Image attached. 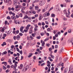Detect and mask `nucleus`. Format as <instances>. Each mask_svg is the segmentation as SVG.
<instances>
[{
	"instance_id": "nucleus-1",
	"label": "nucleus",
	"mask_w": 73,
	"mask_h": 73,
	"mask_svg": "<svg viewBox=\"0 0 73 73\" xmlns=\"http://www.w3.org/2000/svg\"><path fill=\"white\" fill-rule=\"evenodd\" d=\"M45 3V0H42L40 1L39 2V5L40 6H42L43 5H44V4Z\"/></svg>"
},
{
	"instance_id": "nucleus-2",
	"label": "nucleus",
	"mask_w": 73,
	"mask_h": 73,
	"mask_svg": "<svg viewBox=\"0 0 73 73\" xmlns=\"http://www.w3.org/2000/svg\"><path fill=\"white\" fill-rule=\"evenodd\" d=\"M36 51H37V52H38V54H40V53H41V51L40 50L39 48H37L36 50Z\"/></svg>"
},
{
	"instance_id": "nucleus-3",
	"label": "nucleus",
	"mask_w": 73,
	"mask_h": 73,
	"mask_svg": "<svg viewBox=\"0 0 73 73\" xmlns=\"http://www.w3.org/2000/svg\"><path fill=\"white\" fill-rule=\"evenodd\" d=\"M16 38L17 40H19L20 38V36L19 35H17L16 36Z\"/></svg>"
},
{
	"instance_id": "nucleus-4",
	"label": "nucleus",
	"mask_w": 73,
	"mask_h": 73,
	"mask_svg": "<svg viewBox=\"0 0 73 73\" xmlns=\"http://www.w3.org/2000/svg\"><path fill=\"white\" fill-rule=\"evenodd\" d=\"M13 2L14 5H15V4H17V0H13Z\"/></svg>"
},
{
	"instance_id": "nucleus-5",
	"label": "nucleus",
	"mask_w": 73,
	"mask_h": 73,
	"mask_svg": "<svg viewBox=\"0 0 73 73\" xmlns=\"http://www.w3.org/2000/svg\"><path fill=\"white\" fill-rule=\"evenodd\" d=\"M32 55H33V53H29V55L28 56V57H29V58H30L31 57H32Z\"/></svg>"
},
{
	"instance_id": "nucleus-6",
	"label": "nucleus",
	"mask_w": 73,
	"mask_h": 73,
	"mask_svg": "<svg viewBox=\"0 0 73 73\" xmlns=\"http://www.w3.org/2000/svg\"><path fill=\"white\" fill-rule=\"evenodd\" d=\"M11 17L12 19H13L14 20H15L16 19V17L15 16H14L12 15Z\"/></svg>"
},
{
	"instance_id": "nucleus-7",
	"label": "nucleus",
	"mask_w": 73,
	"mask_h": 73,
	"mask_svg": "<svg viewBox=\"0 0 73 73\" xmlns=\"http://www.w3.org/2000/svg\"><path fill=\"white\" fill-rule=\"evenodd\" d=\"M2 64H4L5 66H7V62H3L2 63Z\"/></svg>"
},
{
	"instance_id": "nucleus-8",
	"label": "nucleus",
	"mask_w": 73,
	"mask_h": 73,
	"mask_svg": "<svg viewBox=\"0 0 73 73\" xmlns=\"http://www.w3.org/2000/svg\"><path fill=\"white\" fill-rule=\"evenodd\" d=\"M66 3H64L63 5H60V6L61 7H66Z\"/></svg>"
},
{
	"instance_id": "nucleus-9",
	"label": "nucleus",
	"mask_w": 73,
	"mask_h": 73,
	"mask_svg": "<svg viewBox=\"0 0 73 73\" xmlns=\"http://www.w3.org/2000/svg\"><path fill=\"white\" fill-rule=\"evenodd\" d=\"M68 68H66L64 70V73H66L68 71Z\"/></svg>"
},
{
	"instance_id": "nucleus-10",
	"label": "nucleus",
	"mask_w": 73,
	"mask_h": 73,
	"mask_svg": "<svg viewBox=\"0 0 73 73\" xmlns=\"http://www.w3.org/2000/svg\"><path fill=\"white\" fill-rule=\"evenodd\" d=\"M7 45V43H6V42H3V43L1 44V46H4V45Z\"/></svg>"
},
{
	"instance_id": "nucleus-11",
	"label": "nucleus",
	"mask_w": 73,
	"mask_h": 73,
	"mask_svg": "<svg viewBox=\"0 0 73 73\" xmlns=\"http://www.w3.org/2000/svg\"><path fill=\"white\" fill-rule=\"evenodd\" d=\"M7 42H12V40L11 39H7Z\"/></svg>"
},
{
	"instance_id": "nucleus-12",
	"label": "nucleus",
	"mask_w": 73,
	"mask_h": 73,
	"mask_svg": "<svg viewBox=\"0 0 73 73\" xmlns=\"http://www.w3.org/2000/svg\"><path fill=\"white\" fill-rule=\"evenodd\" d=\"M8 3L9 5H11L12 1H11V0H8Z\"/></svg>"
},
{
	"instance_id": "nucleus-13",
	"label": "nucleus",
	"mask_w": 73,
	"mask_h": 73,
	"mask_svg": "<svg viewBox=\"0 0 73 73\" xmlns=\"http://www.w3.org/2000/svg\"><path fill=\"white\" fill-rule=\"evenodd\" d=\"M72 31V29H70L68 31V33H71Z\"/></svg>"
},
{
	"instance_id": "nucleus-14",
	"label": "nucleus",
	"mask_w": 73,
	"mask_h": 73,
	"mask_svg": "<svg viewBox=\"0 0 73 73\" xmlns=\"http://www.w3.org/2000/svg\"><path fill=\"white\" fill-rule=\"evenodd\" d=\"M7 53V52L6 51H5L4 52H3L2 54L3 55H4V54H6Z\"/></svg>"
},
{
	"instance_id": "nucleus-15",
	"label": "nucleus",
	"mask_w": 73,
	"mask_h": 73,
	"mask_svg": "<svg viewBox=\"0 0 73 73\" xmlns=\"http://www.w3.org/2000/svg\"><path fill=\"white\" fill-rule=\"evenodd\" d=\"M40 42L41 44H42L43 45H45V42H44L43 40H41Z\"/></svg>"
},
{
	"instance_id": "nucleus-16",
	"label": "nucleus",
	"mask_w": 73,
	"mask_h": 73,
	"mask_svg": "<svg viewBox=\"0 0 73 73\" xmlns=\"http://www.w3.org/2000/svg\"><path fill=\"white\" fill-rule=\"evenodd\" d=\"M68 58H65L64 60V62H65L66 61H68Z\"/></svg>"
},
{
	"instance_id": "nucleus-17",
	"label": "nucleus",
	"mask_w": 73,
	"mask_h": 73,
	"mask_svg": "<svg viewBox=\"0 0 73 73\" xmlns=\"http://www.w3.org/2000/svg\"><path fill=\"white\" fill-rule=\"evenodd\" d=\"M33 23H36L37 22V19H36L33 20Z\"/></svg>"
},
{
	"instance_id": "nucleus-18",
	"label": "nucleus",
	"mask_w": 73,
	"mask_h": 73,
	"mask_svg": "<svg viewBox=\"0 0 73 73\" xmlns=\"http://www.w3.org/2000/svg\"><path fill=\"white\" fill-rule=\"evenodd\" d=\"M28 18L29 17L28 16L26 15L24 17V18H23V19H28Z\"/></svg>"
},
{
	"instance_id": "nucleus-19",
	"label": "nucleus",
	"mask_w": 73,
	"mask_h": 73,
	"mask_svg": "<svg viewBox=\"0 0 73 73\" xmlns=\"http://www.w3.org/2000/svg\"><path fill=\"white\" fill-rule=\"evenodd\" d=\"M51 17H55V14L54 13H52L51 14Z\"/></svg>"
},
{
	"instance_id": "nucleus-20",
	"label": "nucleus",
	"mask_w": 73,
	"mask_h": 73,
	"mask_svg": "<svg viewBox=\"0 0 73 73\" xmlns=\"http://www.w3.org/2000/svg\"><path fill=\"white\" fill-rule=\"evenodd\" d=\"M31 17L28 18V21H29V22H30V21H31Z\"/></svg>"
},
{
	"instance_id": "nucleus-21",
	"label": "nucleus",
	"mask_w": 73,
	"mask_h": 73,
	"mask_svg": "<svg viewBox=\"0 0 73 73\" xmlns=\"http://www.w3.org/2000/svg\"><path fill=\"white\" fill-rule=\"evenodd\" d=\"M63 13L64 14H66L67 13L66 12V9H65L63 11Z\"/></svg>"
},
{
	"instance_id": "nucleus-22",
	"label": "nucleus",
	"mask_w": 73,
	"mask_h": 73,
	"mask_svg": "<svg viewBox=\"0 0 73 73\" xmlns=\"http://www.w3.org/2000/svg\"><path fill=\"white\" fill-rule=\"evenodd\" d=\"M3 68L4 70H6L7 69V67H6L4 66H3Z\"/></svg>"
},
{
	"instance_id": "nucleus-23",
	"label": "nucleus",
	"mask_w": 73,
	"mask_h": 73,
	"mask_svg": "<svg viewBox=\"0 0 73 73\" xmlns=\"http://www.w3.org/2000/svg\"><path fill=\"white\" fill-rule=\"evenodd\" d=\"M66 16L67 17H70V16H69V14H68V13H67L66 14Z\"/></svg>"
},
{
	"instance_id": "nucleus-24",
	"label": "nucleus",
	"mask_w": 73,
	"mask_h": 73,
	"mask_svg": "<svg viewBox=\"0 0 73 73\" xmlns=\"http://www.w3.org/2000/svg\"><path fill=\"white\" fill-rule=\"evenodd\" d=\"M45 35V33L44 32H42L40 33V35L42 36H44Z\"/></svg>"
},
{
	"instance_id": "nucleus-25",
	"label": "nucleus",
	"mask_w": 73,
	"mask_h": 73,
	"mask_svg": "<svg viewBox=\"0 0 73 73\" xmlns=\"http://www.w3.org/2000/svg\"><path fill=\"white\" fill-rule=\"evenodd\" d=\"M35 9L36 10H38V9L39 8L38 7V6H36L35 7Z\"/></svg>"
},
{
	"instance_id": "nucleus-26",
	"label": "nucleus",
	"mask_w": 73,
	"mask_h": 73,
	"mask_svg": "<svg viewBox=\"0 0 73 73\" xmlns=\"http://www.w3.org/2000/svg\"><path fill=\"white\" fill-rule=\"evenodd\" d=\"M4 60H5V58H4V57H2L1 59V61H3Z\"/></svg>"
},
{
	"instance_id": "nucleus-27",
	"label": "nucleus",
	"mask_w": 73,
	"mask_h": 73,
	"mask_svg": "<svg viewBox=\"0 0 73 73\" xmlns=\"http://www.w3.org/2000/svg\"><path fill=\"white\" fill-rule=\"evenodd\" d=\"M51 30V29L50 28H48L47 29V32H50Z\"/></svg>"
},
{
	"instance_id": "nucleus-28",
	"label": "nucleus",
	"mask_w": 73,
	"mask_h": 73,
	"mask_svg": "<svg viewBox=\"0 0 73 73\" xmlns=\"http://www.w3.org/2000/svg\"><path fill=\"white\" fill-rule=\"evenodd\" d=\"M15 63L14 64V65H15V66H17V64H18V62H15Z\"/></svg>"
},
{
	"instance_id": "nucleus-29",
	"label": "nucleus",
	"mask_w": 73,
	"mask_h": 73,
	"mask_svg": "<svg viewBox=\"0 0 73 73\" xmlns=\"http://www.w3.org/2000/svg\"><path fill=\"white\" fill-rule=\"evenodd\" d=\"M64 49H63V47H62V48H61V49L60 50V52H64Z\"/></svg>"
},
{
	"instance_id": "nucleus-30",
	"label": "nucleus",
	"mask_w": 73,
	"mask_h": 73,
	"mask_svg": "<svg viewBox=\"0 0 73 73\" xmlns=\"http://www.w3.org/2000/svg\"><path fill=\"white\" fill-rule=\"evenodd\" d=\"M50 56L52 57V58H53V59L54 58V56L52 55V54H50Z\"/></svg>"
},
{
	"instance_id": "nucleus-31",
	"label": "nucleus",
	"mask_w": 73,
	"mask_h": 73,
	"mask_svg": "<svg viewBox=\"0 0 73 73\" xmlns=\"http://www.w3.org/2000/svg\"><path fill=\"white\" fill-rule=\"evenodd\" d=\"M47 66L49 68V69H50L51 67L50 66V65L49 64H48L47 65Z\"/></svg>"
},
{
	"instance_id": "nucleus-32",
	"label": "nucleus",
	"mask_w": 73,
	"mask_h": 73,
	"mask_svg": "<svg viewBox=\"0 0 73 73\" xmlns=\"http://www.w3.org/2000/svg\"><path fill=\"white\" fill-rule=\"evenodd\" d=\"M34 50H35V49H32L30 50V52H34Z\"/></svg>"
},
{
	"instance_id": "nucleus-33",
	"label": "nucleus",
	"mask_w": 73,
	"mask_h": 73,
	"mask_svg": "<svg viewBox=\"0 0 73 73\" xmlns=\"http://www.w3.org/2000/svg\"><path fill=\"white\" fill-rule=\"evenodd\" d=\"M46 46H47L48 47H49V46H50V44H49V43H46Z\"/></svg>"
},
{
	"instance_id": "nucleus-34",
	"label": "nucleus",
	"mask_w": 73,
	"mask_h": 73,
	"mask_svg": "<svg viewBox=\"0 0 73 73\" xmlns=\"http://www.w3.org/2000/svg\"><path fill=\"white\" fill-rule=\"evenodd\" d=\"M43 17H46L47 16V15H46V13H44L43 15Z\"/></svg>"
},
{
	"instance_id": "nucleus-35",
	"label": "nucleus",
	"mask_w": 73,
	"mask_h": 73,
	"mask_svg": "<svg viewBox=\"0 0 73 73\" xmlns=\"http://www.w3.org/2000/svg\"><path fill=\"white\" fill-rule=\"evenodd\" d=\"M65 1L66 3H69L70 2V0H65Z\"/></svg>"
},
{
	"instance_id": "nucleus-36",
	"label": "nucleus",
	"mask_w": 73,
	"mask_h": 73,
	"mask_svg": "<svg viewBox=\"0 0 73 73\" xmlns=\"http://www.w3.org/2000/svg\"><path fill=\"white\" fill-rule=\"evenodd\" d=\"M45 63H44L41 64L40 65L41 66H44V65H45Z\"/></svg>"
},
{
	"instance_id": "nucleus-37",
	"label": "nucleus",
	"mask_w": 73,
	"mask_h": 73,
	"mask_svg": "<svg viewBox=\"0 0 73 73\" xmlns=\"http://www.w3.org/2000/svg\"><path fill=\"white\" fill-rule=\"evenodd\" d=\"M53 9V7H52L51 8H50V9L48 11L49 12L51 11V10H52Z\"/></svg>"
},
{
	"instance_id": "nucleus-38",
	"label": "nucleus",
	"mask_w": 73,
	"mask_h": 73,
	"mask_svg": "<svg viewBox=\"0 0 73 73\" xmlns=\"http://www.w3.org/2000/svg\"><path fill=\"white\" fill-rule=\"evenodd\" d=\"M57 67H58V66H61V63H58L57 64Z\"/></svg>"
},
{
	"instance_id": "nucleus-39",
	"label": "nucleus",
	"mask_w": 73,
	"mask_h": 73,
	"mask_svg": "<svg viewBox=\"0 0 73 73\" xmlns=\"http://www.w3.org/2000/svg\"><path fill=\"white\" fill-rule=\"evenodd\" d=\"M58 45H55V49H57V48H58Z\"/></svg>"
},
{
	"instance_id": "nucleus-40",
	"label": "nucleus",
	"mask_w": 73,
	"mask_h": 73,
	"mask_svg": "<svg viewBox=\"0 0 73 73\" xmlns=\"http://www.w3.org/2000/svg\"><path fill=\"white\" fill-rule=\"evenodd\" d=\"M32 32H33V31L32 30H30L29 31V33L30 34H31V33H32Z\"/></svg>"
},
{
	"instance_id": "nucleus-41",
	"label": "nucleus",
	"mask_w": 73,
	"mask_h": 73,
	"mask_svg": "<svg viewBox=\"0 0 73 73\" xmlns=\"http://www.w3.org/2000/svg\"><path fill=\"white\" fill-rule=\"evenodd\" d=\"M48 50H49V52L50 51H51V50H52V48L50 47L48 49Z\"/></svg>"
},
{
	"instance_id": "nucleus-42",
	"label": "nucleus",
	"mask_w": 73,
	"mask_h": 73,
	"mask_svg": "<svg viewBox=\"0 0 73 73\" xmlns=\"http://www.w3.org/2000/svg\"><path fill=\"white\" fill-rule=\"evenodd\" d=\"M21 11L22 13H25L24 11H23V9H22L21 10Z\"/></svg>"
},
{
	"instance_id": "nucleus-43",
	"label": "nucleus",
	"mask_w": 73,
	"mask_h": 73,
	"mask_svg": "<svg viewBox=\"0 0 73 73\" xmlns=\"http://www.w3.org/2000/svg\"><path fill=\"white\" fill-rule=\"evenodd\" d=\"M7 69H9V68H10V66L9 65H8L7 66Z\"/></svg>"
},
{
	"instance_id": "nucleus-44",
	"label": "nucleus",
	"mask_w": 73,
	"mask_h": 73,
	"mask_svg": "<svg viewBox=\"0 0 73 73\" xmlns=\"http://www.w3.org/2000/svg\"><path fill=\"white\" fill-rule=\"evenodd\" d=\"M5 72L6 73H8V72H9V69H8L5 71Z\"/></svg>"
},
{
	"instance_id": "nucleus-45",
	"label": "nucleus",
	"mask_w": 73,
	"mask_h": 73,
	"mask_svg": "<svg viewBox=\"0 0 73 73\" xmlns=\"http://www.w3.org/2000/svg\"><path fill=\"white\" fill-rule=\"evenodd\" d=\"M17 66H16L15 65H14V67L13 69L14 70H16V67H17Z\"/></svg>"
},
{
	"instance_id": "nucleus-46",
	"label": "nucleus",
	"mask_w": 73,
	"mask_h": 73,
	"mask_svg": "<svg viewBox=\"0 0 73 73\" xmlns=\"http://www.w3.org/2000/svg\"><path fill=\"white\" fill-rule=\"evenodd\" d=\"M23 52L24 54H27V50H24Z\"/></svg>"
},
{
	"instance_id": "nucleus-47",
	"label": "nucleus",
	"mask_w": 73,
	"mask_h": 73,
	"mask_svg": "<svg viewBox=\"0 0 73 73\" xmlns=\"http://www.w3.org/2000/svg\"><path fill=\"white\" fill-rule=\"evenodd\" d=\"M73 42V38H71L70 40V42L71 43H72Z\"/></svg>"
},
{
	"instance_id": "nucleus-48",
	"label": "nucleus",
	"mask_w": 73,
	"mask_h": 73,
	"mask_svg": "<svg viewBox=\"0 0 73 73\" xmlns=\"http://www.w3.org/2000/svg\"><path fill=\"white\" fill-rule=\"evenodd\" d=\"M47 16H49L50 15V13L49 12L47 13H46Z\"/></svg>"
},
{
	"instance_id": "nucleus-49",
	"label": "nucleus",
	"mask_w": 73,
	"mask_h": 73,
	"mask_svg": "<svg viewBox=\"0 0 73 73\" xmlns=\"http://www.w3.org/2000/svg\"><path fill=\"white\" fill-rule=\"evenodd\" d=\"M36 68H33L32 70V72H35V71H36Z\"/></svg>"
},
{
	"instance_id": "nucleus-50",
	"label": "nucleus",
	"mask_w": 73,
	"mask_h": 73,
	"mask_svg": "<svg viewBox=\"0 0 73 73\" xmlns=\"http://www.w3.org/2000/svg\"><path fill=\"white\" fill-rule=\"evenodd\" d=\"M36 38L37 39H40V38H41V36H37Z\"/></svg>"
},
{
	"instance_id": "nucleus-51",
	"label": "nucleus",
	"mask_w": 73,
	"mask_h": 73,
	"mask_svg": "<svg viewBox=\"0 0 73 73\" xmlns=\"http://www.w3.org/2000/svg\"><path fill=\"white\" fill-rule=\"evenodd\" d=\"M19 16L20 17H23V14L21 13L19 15Z\"/></svg>"
},
{
	"instance_id": "nucleus-52",
	"label": "nucleus",
	"mask_w": 73,
	"mask_h": 73,
	"mask_svg": "<svg viewBox=\"0 0 73 73\" xmlns=\"http://www.w3.org/2000/svg\"><path fill=\"white\" fill-rule=\"evenodd\" d=\"M19 35L20 36H23V33H19Z\"/></svg>"
},
{
	"instance_id": "nucleus-53",
	"label": "nucleus",
	"mask_w": 73,
	"mask_h": 73,
	"mask_svg": "<svg viewBox=\"0 0 73 73\" xmlns=\"http://www.w3.org/2000/svg\"><path fill=\"white\" fill-rule=\"evenodd\" d=\"M49 40V38H47L45 39L44 40V41H47V40Z\"/></svg>"
},
{
	"instance_id": "nucleus-54",
	"label": "nucleus",
	"mask_w": 73,
	"mask_h": 73,
	"mask_svg": "<svg viewBox=\"0 0 73 73\" xmlns=\"http://www.w3.org/2000/svg\"><path fill=\"white\" fill-rule=\"evenodd\" d=\"M7 19L8 20L10 19V17L9 16H8L7 17Z\"/></svg>"
},
{
	"instance_id": "nucleus-55",
	"label": "nucleus",
	"mask_w": 73,
	"mask_h": 73,
	"mask_svg": "<svg viewBox=\"0 0 73 73\" xmlns=\"http://www.w3.org/2000/svg\"><path fill=\"white\" fill-rule=\"evenodd\" d=\"M23 29H24V27H23V26H22L20 28V30H23Z\"/></svg>"
},
{
	"instance_id": "nucleus-56",
	"label": "nucleus",
	"mask_w": 73,
	"mask_h": 73,
	"mask_svg": "<svg viewBox=\"0 0 73 73\" xmlns=\"http://www.w3.org/2000/svg\"><path fill=\"white\" fill-rule=\"evenodd\" d=\"M2 32H4V28H3L1 30Z\"/></svg>"
},
{
	"instance_id": "nucleus-57",
	"label": "nucleus",
	"mask_w": 73,
	"mask_h": 73,
	"mask_svg": "<svg viewBox=\"0 0 73 73\" xmlns=\"http://www.w3.org/2000/svg\"><path fill=\"white\" fill-rule=\"evenodd\" d=\"M16 49H17V51H18V52H20V50H19V48H18V47H17L16 48Z\"/></svg>"
},
{
	"instance_id": "nucleus-58",
	"label": "nucleus",
	"mask_w": 73,
	"mask_h": 73,
	"mask_svg": "<svg viewBox=\"0 0 73 73\" xmlns=\"http://www.w3.org/2000/svg\"><path fill=\"white\" fill-rule=\"evenodd\" d=\"M39 1L40 0H35L34 2H35V3H37V2H39Z\"/></svg>"
},
{
	"instance_id": "nucleus-59",
	"label": "nucleus",
	"mask_w": 73,
	"mask_h": 73,
	"mask_svg": "<svg viewBox=\"0 0 73 73\" xmlns=\"http://www.w3.org/2000/svg\"><path fill=\"white\" fill-rule=\"evenodd\" d=\"M55 36L56 37H58V34H56L55 35Z\"/></svg>"
},
{
	"instance_id": "nucleus-60",
	"label": "nucleus",
	"mask_w": 73,
	"mask_h": 73,
	"mask_svg": "<svg viewBox=\"0 0 73 73\" xmlns=\"http://www.w3.org/2000/svg\"><path fill=\"white\" fill-rule=\"evenodd\" d=\"M20 31H21V33H24V31H23L22 30H20Z\"/></svg>"
},
{
	"instance_id": "nucleus-61",
	"label": "nucleus",
	"mask_w": 73,
	"mask_h": 73,
	"mask_svg": "<svg viewBox=\"0 0 73 73\" xmlns=\"http://www.w3.org/2000/svg\"><path fill=\"white\" fill-rule=\"evenodd\" d=\"M13 73H18V72H17V71H16V70H15V71H13Z\"/></svg>"
},
{
	"instance_id": "nucleus-62",
	"label": "nucleus",
	"mask_w": 73,
	"mask_h": 73,
	"mask_svg": "<svg viewBox=\"0 0 73 73\" xmlns=\"http://www.w3.org/2000/svg\"><path fill=\"white\" fill-rule=\"evenodd\" d=\"M14 67V66L13 65H12L10 66V68H13Z\"/></svg>"
},
{
	"instance_id": "nucleus-63",
	"label": "nucleus",
	"mask_w": 73,
	"mask_h": 73,
	"mask_svg": "<svg viewBox=\"0 0 73 73\" xmlns=\"http://www.w3.org/2000/svg\"><path fill=\"white\" fill-rule=\"evenodd\" d=\"M33 59L34 60H36V56H33Z\"/></svg>"
},
{
	"instance_id": "nucleus-64",
	"label": "nucleus",
	"mask_w": 73,
	"mask_h": 73,
	"mask_svg": "<svg viewBox=\"0 0 73 73\" xmlns=\"http://www.w3.org/2000/svg\"><path fill=\"white\" fill-rule=\"evenodd\" d=\"M19 33V31L17 30L16 31V33L17 34H18Z\"/></svg>"
}]
</instances>
